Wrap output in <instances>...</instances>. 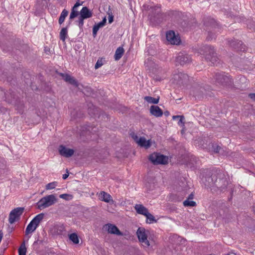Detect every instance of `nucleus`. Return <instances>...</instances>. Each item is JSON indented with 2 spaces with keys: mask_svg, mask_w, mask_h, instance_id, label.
<instances>
[{
  "mask_svg": "<svg viewBox=\"0 0 255 255\" xmlns=\"http://www.w3.org/2000/svg\"><path fill=\"white\" fill-rule=\"evenodd\" d=\"M240 79H242V80H245V78L244 77H243L241 78Z\"/></svg>",
  "mask_w": 255,
  "mask_h": 255,
  "instance_id": "nucleus-61",
  "label": "nucleus"
},
{
  "mask_svg": "<svg viewBox=\"0 0 255 255\" xmlns=\"http://www.w3.org/2000/svg\"><path fill=\"white\" fill-rule=\"evenodd\" d=\"M59 154L64 157L68 158L71 157L74 153L73 149L67 148L63 145H60L58 148Z\"/></svg>",
  "mask_w": 255,
  "mask_h": 255,
  "instance_id": "nucleus-16",
  "label": "nucleus"
},
{
  "mask_svg": "<svg viewBox=\"0 0 255 255\" xmlns=\"http://www.w3.org/2000/svg\"><path fill=\"white\" fill-rule=\"evenodd\" d=\"M166 39L172 44L178 45L180 42V39L175 35V32L172 30L167 31L166 33Z\"/></svg>",
  "mask_w": 255,
  "mask_h": 255,
  "instance_id": "nucleus-14",
  "label": "nucleus"
},
{
  "mask_svg": "<svg viewBox=\"0 0 255 255\" xmlns=\"http://www.w3.org/2000/svg\"><path fill=\"white\" fill-rule=\"evenodd\" d=\"M136 235L138 239L142 244V245L145 248H148L149 246H152L154 244L153 241H150V238L149 237L147 239V235L145 233V230L143 228H138L136 232Z\"/></svg>",
  "mask_w": 255,
  "mask_h": 255,
  "instance_id": "nucleus-7",
  "label": "nucleus"
},
{
  "mask_svg": "<svg viewBox=\"0 0 255 255\" xmlns=\"http://www.w3.org/2000/svg\"><path fill=\"white\" fill-rule=\"evenodd\" d=\"M26 248L25 247V242H23L18 249V255H26Z\"/></svg>",
  "mask_w": 255,
  "mask_h": 255,
  "instance_id": "nucleus-35",
  "label": "nucleus"
},
{
  "mask_svg": "<svg viewBox=\"0 0 255 255\" xmlns=\"http://www.w3.org/2000/svg\"><path fill=\"white\" fill-rule=\"evenodd\" d=\"M103 65V58L98 59L95 65V68L97 69L101 67Z\"/></svg>",
  "mask_w": 255,
  "mask_h": 255,
  "instance_id": "nucleus-41",
  "label": "nucleus"
},
{
  "mask_svg": "<svg viewBox=\"0 0 255 255\" xmlns=\"http://www.w3.org/2000/svg\"><path fill=\"white\" fill-rule=\"evenodd\" d=\"M188 80L189 77L186 74L179 72L175 73L172 79V83L179 86L186 84Z\"/></svg>",
  "mask_w": 255,
  "mask_h": 255,
  "instance_id": "nucleus-8",
  "label": "nucleus"
},
{
  "mask_svg": "<svg viewBox=\"0 0 255 255\" xmlns=\"http://www.w3.org/2000/svg\"><path fill=\"white\" fill-rule=\"evenodd\" d=\"M68 33L67 27H63L61 29L60 32L59 37L60 40L64 42L67 37Z\"/></svg>",
  "mask_w": 255,
  "mask_h": 255,
  "instance_id": "nucleus-28",
  "label": "nucleus"
},
{
  "mask_svg": "<svg viewBox=\"0 0 255 255\" xmlns=\"http://www.w3.org/2000/svg\"><path fill=\"white\" fill-rule=\"evenodd\" d=\"M146 218V223L148 224H151L153 223H156L157 220L155 219V217L149 212L145 216Z\"/></svg>",
  "mask_w": 255,
  "mask_h": 255,
  "instance_id": "nucleus-33",
  "label": "nucleus"
},
{
  "mask_svg": "<svg viewBox=\"0 0 255 255\" xmlns=\"http://www.w3.org/2000/svg\"><path fill=\"white\" fill-rule=\"evenodd\" d=\"M69 239L75 244H78L79 242V238L76 233H72L69 236Z\"/></svg>",
  "mask_w": 255,
  "mask_h": 255,
  "instance_id": "nucleus-34",
  "label": "nucleus"
},
{
  "mask_svg": "<svg viewBox=\"0 0 255 255\" xmlns=\"http://www.w3.org/2000/svg\"><path fill=\"white\" fill-rule=\"evenodd\" d=\"M4 111H5V108H3L0 104V112H4Z\"/></svg>",
  "mask_w": 255,
  "mask_h": 255,
  "instance_id": "nucleus-56",
  "label": "nucleus"
},
{
  "mask_svg": "<svg viewBox=\"0 0 255 255\" xmlns=\"http://www.w3.org/2000/svg\"><path fill=\"white\" fill-rule=\"evenodd\" d=\"M227 42L228 44L237 51H245L246 50V45L241 41L228 39Z\"/></svg>",
  "mask_w": 255,
  "mask_h": 255,
  "instance_id": "nucleus-11",
  "label": "nucleus"
},
{
  "mask_svg": "<svg viewBox=\"0 0 255 255\" xmlns=\"http://www.w3.org/2000/svg\"><path fill=\"white\" fill-rule=\"evenodd\" d=\"M144 100L148 103L157 104L159 102V97L155 98L150 96H145L144 97Z\"/></svg>",
  "mask_w": 255,
  "mask_h": 255,
  "instance_id": "nucleus-29",
  "label": "nucleus"
},
{
  "mask_svg": "<svg viewBox=\"0 0 255 255\" xmlns=\"http://www.w3.org/2000/svg\"><path fill=\"white\" fill-rule=\"evenodd\" d=\"M57 202L55 195L51 194L42 197L37 203L38 209L42 210L54 205Z\"/></svg>",
  "mask_w": 255,
  "mask_h": 255,
  "instance_id": "nucleus-5",
  "label": "nucleus"
},
{
  "mask_svg": "<svg viewBox=\"0 0 255 255\" xmlns=\"http://www.w3.org/2000/svg\"><path fill=\"white\" fill-rule=\"evenodd\" d=\"M36 229V228H35V226L30 222L26 227L25 231V235L27 236L30 233L33 232Z\"/></svg>",
  "mask_w": 255,
  "mask_h": 255,
  "instance_id": "nucleus-30",
  "label": "nucleus"
},
{
  "mask_svg": "<svg viewBox=\"0 0 255 255\" xmlns=\"http://www.w3.org/2000/svg\"><path fill=\"white\" fill-rule=\"evenodd\" d=\"M24 211V207H17L13 209L9 213L8 222L12 224L20 219Z\"/></svg>",
  "mask_w": 255,
  "mask_h": 255,
  "instance_id": "nucleus-9",
  "label": "nucleus"
},
{
  "mask_svg": "<svg viewBox=\"0 0 255 255\" xmlns=\"http://www.w3.org/2000/svg\"><path fill=\"white\" fill-rule=\"evenodd\" d=\"M59 1V2L61 4H62L63 2L65 1V0H58Z\"/></svg>",
  "mask_w": 255,
  "mask_h": 255,
  "instance_id": "nucleus-59",
  "label": "nucleus"
},
{
  "mask_svg": "<svg viewBox=\"0 0 255 255\" xmlns=\"http://www.w3.org/2000/svg\"><path fill=\"white\" fill-rule=\"evenodd\" d=\"M57 184L58 183L56 181L49 183L46 185L45 189L46 190L53 189L57 186Z\"/></svg>",
  "mask_w": 255,
  "mask_h": 255,
  "instance_id": "nucleus-38",
  "label": "nucleus"
},
{
  "mask_svg": "<svg viewBox=\"0 0 255 255\" xmlns=\"http://www.w3.org/2000/svg\"><path fill=\"white\" fill-rule=\"evenodd\" d=\"M191 61V57L187 54L180 53L176 58V62L181 65H184Z\"/></svg>",
  "mask_w": 255,
  "mask_h": 255,
  "instance_id": "nucleus-13",
  "label": "nucleus"
},
{
  "mask_svg": "<svg viewBox=\"0 0 255 255\" xmlns=\"http://www.w3.org/2000/svg\"><path fill=\"white\" fill-rule=\"evenodd\" d=\"M164 114L165 116H168L169 115V112L168 111H165L164 113Z\"/></svg>",
  "mask_w": 255,
  "mask_h": 255,
  "instance_id": "nucleus-57",
  "label": "nucleus"
},
{
  "mask_svg": "<svg viewBox=\"0 0 255 255\" xmlns=\"http://www.w3.org/2000/svg\"><path fill=\"white\" fill-rule=\"evenodd\" d=\"M253 211L255 213V203L254 204V205L253 206Z\"/></svg>",
  "mask_w": 255,
  "mask_h": 255,
  "instance_id": "nucleus-60",
  "label": "nucleus"
},
{
  "mask_svg": "<svg viewBox=\"0 0 255 255\" xmlns=\"http://www.w3.org/2000/svg\"><path fill=\"white\" fill-rule=\"evenodd\" d=\"M183 205L185 207H194L196 205V203L195 201L186 199L183 202Z\"/></svg>",
  "mask_w": 255,
  "mask_h": 255,
  "instance_id": "nucleus-36",
  "label": "nucleus"
},
{
  "mask_svg": "<svg viewBox=\"0 0 255 255\" xmlns=\"http://www.w3.org/2000/svg\"><path fill=\"white\" fill-rule=\"evenodd\" d=\"M68 11L65 9L62 11L58 19L59 24L61 25L64 22L65 18L68 16Z\"/></svg>",
  "mask_w": 255,
  "mask_h": 255,
  "instance_id": "nucleus-27",
  "label": "nucleus"
},
{
  "mask_svg": "<svg viewBox=\"0 0 255 255\" xmlns=\"http://www.w3.org/2000/svg\"><path fill=\"white\" fill-rule=\"evenodd\" d=\"M212 148L214 152L216 153H218L221 148V147L219 145L216 144H212Z\"/></svg>",
  "mask_w": 255,
  "mask_h": 255,
  "instance_id": "nucleus-42",
  "label": "nucleus"
},
{
  "mask_svg": "<svg viewBox=\"0 0 255 255\" xmlns=\"http://www.w3.org/2000/svg\"><path fill=\"white\" fill-rule=\"evenodd\" d=\"M202 183L206 188H210L212 192H223L229 182L225 174L221 170L207 171L202 175Z\"/></svg>",
  "mask_w": 255,
  "mask_h": 255,
  "instance_id": "nucleus-1",
  "label": "nucleus"
},
{
  "mask_svg": "<svg viewBox=\"0 0 255 255\" xmlns=\"http://www.w3.org/2000/svg\"><path fill=\"white\" fill-rule=\"evenodd\" d=\"M150 12L149 13V16L151 19L159 20L161 17V9L160 7L156 5L153 7H150L149 9Z\"/></svg>",
  "mask_w": 255,
  "mask_h": 255,
  "instance_id": "nucleus-12",
  "label": "nucleus"
},
{
  "mask_svg": "<svg viewBox=\"0 0 255 255\" xmlns=\"http://www.w3.org/2000/svg\"><path fill=\"white\" fill-rule=\"evenodd\" d=\"M106 21H107V19H106V17H105L103 19V20L101 21H100V22L101 24H102L103 26H104L106 23Z\"/></svg>",
  "mask_w": 255,
  "mask_h": 255,
  "instance_id": "nucleus-50",
  "label": "nucleus"
},
{
  "mask_svg": "<svg viewBox=\"0 0 255 255\" xmlns=\"http://www.w3.org/2000/svg\"><path fill=\"white\" fill-rule=\"evenodd\" d=\"M134 209L138 214L145 216L149 213L148 210L141 204H136Z\"/></svg>",
  "mask_w": 255,
  "mask_h": 255,
  "instance_id": "nucleus-20",
  "label": "nucleus"
},
{
  "mask_svg": "<svg viewBox=\"0 0 255 255\" xmlns=\"http://www.w3.org/2000/svg\"><path fill=\"white\" fill-rule=\"evenodd\" d=\"M71 10H77V7H75V6H73L71 9Z\"/></svg>",
  "mask_w": 255,
  "mask_h": 255,
  "instance_id": "nucleus-58",
  "label": "nucleus"
},
{
  "mask_svg": "<svg viewBox=\"0 0 255 255\" xmlns=\"http://www.w3.org/2000/svg\"><path fill=\"white\" fill-rule=\"evenodd\" d=\"M54 233L56 235H62L65 231V227L63 225L58 224L54 226Z\"/></svg>",
  "mask_w": 255,
  "mask_h": 255,
  "instance_id": "nucleus-25",
  "label": "nucleus"
},
{
  "mask_svg": "<svg viewBox=\"0 0 255 255\" xmlns=\"http://www.w3.org/2000/svg\"><path fill=\"white\" fill-rule=\"evenodd\" d=\"M5 100H6L8 102H12L13 100L15 99L14 95L11 91L9 90V92H7L6 93H4Z\"/></svg>",
  "mask_w": 255,
  "mask_h": 255,
  "instance_id": "nucleus-31",
  "label": "nucleus"
},
{
  "mask_svg": "<svg viewBox=\"0 0 255 255\" xmlns=\"http://www.w3.org/2000/svg\"><path fill=\"white\" fill-rule=\"evenodd\" d=\"M137 143L141 147H145L146 149L148 148L151 146L150 140H147L144 137H140L137 141Z\"/></svg>",
  "mask_w": 255,
  "mask_h": 255,
  "instance_id": "nucleus-22",
  "label": "nucleus"
},
{
  "mask_svg": "<svg viewBox=\"0 0 255 255\" xmlns=\"http://www.w3.org/2000/svg\"><path fill=\"white\" fill-rule=\"evenodd\" d=\"M185 240L176 234L171 235L169 237L170 244L166 249V254L179 255L181 250V244H183Z\"/></svg>",
  "mask_w": 255,
  "mask_h": 255,
  "instance_id": "nucleus-3",
  "label": "nucleus"
},
{
  "mask_svg": "<svg viewBox=\"0 0 255 255\" xmlns=\"http://www.w3.org/2000/svg\"><path fill=\"white\" fill-rule=\"evenodd\" d=\"M84 17L80 15L78 19L76 21L80 29H82L84 25V20L85 19Z\"/></svg>",
  "mask_w": 255,
  "mask_h": 255,
  "instance_id": "nucleus-37",
  "label": "nucleus"
},
{
  "mask_svg": "<svg viewBox=\"0 0 255 255\" xmlns=\"http://www.w3.org/2000/svg\"><path fill=\"white\" fill-rule=\"evenodd\" d=\"M185 118L183 116H180V117L179 119V121L178 122V124L179 126H183L184 124V121Z\"/></svg>",
  "mask_w": 255,
  "mask_h": 255,
  "instance_id": "nucleus-44",
  "label": "nucleus"
},
{
  "mask_svg": "<svg viewBox=\"0 0 255 255\" xmlns=\"http://www.w3.org/2000/svg\"><path fill=\"white\" fill-rule=\"evenodd\" d=\"M58 74L60 76H61L65 81L68 82L69 84L72 85H77V81L73 77H71L69 74L63 73H58Z\"/></svg>",
  "mask_w": 255,
  "mask_h": 255,
  "instance_id": "nucleus-18",
  "label": "nucleus"
},
{
  "mask_svg": "<svg viewBox=\"0 0 255 255\" xmlns=\"http://www.w3.org/2000/svg\"><path fill=\"white\" fill-rule=\"evenodd\" d=\"M249 97L252 100L255 101V93H252L249 95Z\"/></svg>",
  "mask_w": 255,
  "mask_h": 255,
  "instance_id": "nucleus-51",
  "label": "nucleus"
},
{
  "mask_svg": "<svg viewBox=\"0 0 255 255\" xmlns=\"http://www.w3.org/2000/svg\"><path fill=\"white\" fill-rule=\"evenodd\" d=\"M148 160L153 165H165L168 162V157L167 156L158 152H153L150 154Z\"/></svg>",
  "mask_w": 255,
  "mask_h": 255,
  "instance_id": "nucleus-6",
  "label": "nucleus"
},
{
  "mask_svg": "<svg viewBox=\"0 0 255 255\" xmlns=\"http://www.w3.org/2000/svg\"><path fill=\"white\" fill-rule=\"evenodd\" d=\"M132 138L134 139V140L137 143V141L138 140L139 138L138 136L134 133H133L132 135Z\"/></svg>",
  "mask_w": 255,
  "mask_h": 255,
  "instance_id": "nucleus-49",
  "label": "nucleus"
},
{
  "mask_svg": "<svg viewBox=\"0 0 255 255\" xmlns=\"http://www.w3.org/2000/svg\"><path fill=\"white\" fill-rule=\"evenodd\" d=\"M193 197H194V194L192 193H191L189 196H188V197L187 199H188V200H192L193 199Z\"/></svg>",
  "mask_w": 255,
  "mask_h": 255,
  "instance_id": "nucleus-53",
  "label": "nucleus"
},
{
  "mask_svg": "<svg viewBox=\"0 0 255 255\" xmlns=\"http://www.w3.org/2000/svg\"><path fill=\"white\" fill-rule=\"evenodd\" d=\"M234 254L235 255H236V253H235L234 251H231V252H229L227 254H225L224 255H230V254Z\"/></svg>",
  "mask_w": 255,
  "mask_h": 255,
  "instance_id": "nucleus-54",
  "label": "nucleus"
},
{
  "mask_svg": "<svg viewBox=\"0 0 255 255\" xmlns=\"http://www.w3.org/2000/svg\"><path fill=\"white\" fill-rule=\"evenodd\" d=\"M150 113L155 117H160L163 115L162 110L158 106H151L150 108Z\"/></svg>",
  "mask_w": 255,
  "mask_h": 255,
  "instance_id": "nucleus-19",
  "label": "nucleus"
},
{
  "mask_svg": "<svg viewBox=\"0 0 255 255\" xmlns=\"http://www.w3.org/2000/svg\"><path fill=\"white\" fill-rule=\"evenodd\" d=\"M210 88L209 86H201L199 89H196L194 92L195 97L201 98L209 95L207 92H209Z\"/></svg>",
  "mask_w": 255,
  "mask_h": 255,
  "instance_id": "nucleus-15",
  "label": "nucleus"
},
{
  "mask_svg": "<svg viewBox=\"0 0 255 255\" xmlns=\"http://www.w3.org/2000/svg\"><path fill=\"white\" fill-rule=\"evenodd\" d=\"M83 3V1H80L79 0H78L76 3H75L74 5L75 6V7H79V6L80 5H82Z\"/></svg>",
  "mask_w": 255,
  "mask_h": 255,
  "instance_id": "nucleus-47",
  "label": "nucleus"
},
{
  "mask_svg": "<svg viewBox=\"0 0 255 255\" xmlns=\"http://www.w3.org/2000/svg\"><path fill=\"white\" fill-rule=\"evenodd\" d=\"M80 15L85 18L87 19L92 16L93 12L87 6H84L81 10Z\"/></svg>",
  "mask_w": 255,
  "mask_h": 255,
  "instance_id": "nucleus-21",
  "label": "nucleus"
},
{
  "mask_svg": "<svg viewBox=\"0 0 255 255\" xmlns=\"http://www.w3.org/2000/svg\"><path fill=\"white\" fill-rule=\"evenodd\" d=\"M200 53L203 54L206 60L210 62L214 66H219L221 61L216 53L214 47L211 45H204L200 48Z\"/></svg>",
  "mask_w": 255,
  "mask_h": 255,
  "instance_id": "nucleus-2",
  "label": "nucleus"
},
{
  "mask_svg": "<svg viewBox=\"0 0 255 255\" xmlns=\"http://www.w3.org/2000/svg\"><path fill=\"white\" fill-rule=\"evenodd\" d=\"M12 228H11V229H10V230H9V232H12Z\"/></svg>",
  "mask_w": 255,
  "mask_h": 255,
  "instance_id": "nucleus-62",
  "label": "nucleus"
},
{
  "mask_svg": "<svg viewBox=\"0 0 255 255\" xmlns=\"http://www.w3.org/2000/svg\"><path fill=\"white\" fill-rule=\"evenodd\" d=\"M43 242V241L42 240H37L34 242L32 245L33 249H37V246L42 244Z\"/></svg>",
  "mask_w": 255,
  "mask_h": 255,
  "instance_id": "nucleus-43",
  "label": "nucleus"
},
{
  "mask_svg": "<svg viewBox=\"0 0 255 255\" xmlns=\"http://www.w3.org/2000/svg\"><path fill=\"white\" fill-rule=\"evenodd\" d=\"M215 82L220 85L230 86L233 83V79L225 72H217L214 75Z\"/></svg>",
  "mask_w": 255,
  "mask_h": 255,
  "instance_id": "nucleus-4",
  "label": "nucleus"
},
{
  "mask_svg": "<svg viewBox=\"0 0 255 255\" xmlns=\"http://www.w3.org/2000/svg\"><path fill=\"white\" fill-rule=\"evenodd\" d=\"M108 14H109L108 20L109 23H112L114 21V15L111 13L108 12Z\"/></svg>",
  "mask_w": 255,
  "mask_h": 255,
  "instance_id": "nucleus-46",
  "label": "nucleus"
},
{
  "mask_svg": "<svg viewBox=\"0 0 255 255\" xmlns=\"http://www.w3.org/2000/svg\"><path fill=\"white\" fill-rule=\"evenodd\" d=\"M124 53V49L122 47H118L116 50L114 58L115 60H120Z\"/></svg>",
  "mask_w": 255,
  "mask_h": 255,
  "instance_id": "nucleus-26",
  "label": "nucleus"
},
{
  "mask_svg": "<svg viewBox=\"0 0 255 255\" xmlns=\"http://www.w3.org/2000/svg\"><path fill=\"white\" fill-rule=\"evenodd\" d=\"M209 26L212 28V30L208 28V35L207 36V39L208 40H211L213 39H215L216 37L215 32L219 31L221 29L219 27L218 23L214 19H211L210 21Z\"/></svg>",
  "mask_w": 255,
  "mask_h": 255,
  "instance_id": "nucleus-10",
  "label": "nucleus"
},
{
  "mask_svg": "<svg viewBox=\"0 0 255 255\" xmlns=\"http://www.w3.org/2000/svg\"><path fill=\"white\" fill-rule=\"evenodd\" d=\"M180 117V116H173L172 117L173 120H175L176 119H179Z\"/></svg>",
  "mask_w": 255,
  "mask_h": 255,
  "instance_id": "nucleus-55",
  "label": "nucleus"
},
{
  "mask_svg": "<svg viewBox=\"0 0 255 255\" xmlns=\"http://www.w3.org/2000/svg\"><path fill=\"white\" fill-rule=\"evenodd\" d=\"M103 26H104L101 24L100 22L96 23L94 25L92 30L93 36L94 37H95L97 36L99 29Z\"/></svg>",
  "mask_w": 255,
  "mask_h": 255,
  "instance_id": "nucleus-32",
  "label": "nucleus"
},
{
  "mask_svg": "<svg viewBox=\"0 0 255 255\" xmlns=\"http://www.w3.org/2000/svg\"><path fill=\"white\" fill-rule=\"evenodd\" d=\"M87 131H89V132H91V128L93 129V128L89 126H87V127L85 128Z\"/></svg>",
  "mask_w": 255,
  "mask_h": 255,
  "instance_id": "nucleus-52",
  "label": "nucleus"
},
{
  "mask_svg": "<svg viewBox=\"0 0 255 255\" xmlns=\"http://www.w3.org/2000/svg\"><path fill=\"white\" fill-rule=\"evenodd\" d=\"M23 105H21L20 110H22Z\"/></svg>",
  "mask_w": 255,
  "mask_h": 255,
  "instance_id": "nucleus-63",
  "label": "nucleus"
},
{
  "mask_svg": "<svg viewBox=\"0 0 255 255\" xmlns=\"http://www.w3.org/2000/svg\"><path fill=\"white\" fill-rule=\"evenodd\" d=\"M106 231H107L109 233L112 234H115L117 235L121 236L123 235V233L120 231V230L118 228V227L112 224H106L104 227Z\"/></svg>",
  "mask_w": 255,
  "mask_h": 255,
  "instance_id": "nucleus-17",
  "label": "nucleus"
},
{
  "mask_svg": "<svg viewBox=\"0 0 255 255\" xmlns=\"http://www.w3.org/2000/svg\"><path fill=\"white\" fill-rule=\"evenodd\" d=\"M99 198L101 200L107 203H110L111 201L113 202L112 196L105 191H102L99 195Z\"/></svg>",
  "mask_w": 255,
  "mask_h": 255,
  "instance_id": "nucleus-23",
  "label": "nucleus"
},
{
  "mask_svg": "<svg viewBox=\"0 0 255 255\" xmlns=\"http://www.w3.org/2000/svg\"><path fill=\"white\" fill-rule=\"evenodd\" d=\"M59 197L61 199H64L65 200H70L72 199L73 196L72 195L68 194H62L59 195Z\"/></svg>",
  "mask_w": 255,
  "mask_h": 255,
  "instance_id": "nucleus-39",
  "label": "nucleus"
},
{
  "mask_svg": "<svg viewBox=\"0 0 255 255\" xmlns=\"http://www.w3.org/2000/svg\"><path fill=\"white\" fill-rule=\"evenodd\" d=\"M5 166V161L4 159L0 157V169L3 168Z\"/></svg>",
  "mask_w": 255,
  "mask_h": 255,
  "instance_id": "nucleus-45",
  "label": "nucleus"
},
{
  "mask_svg": "<svg viewBox=\"0 0 255 255\" xmlns=\"http://www.w3.org/2000/svg\"><path fill=\"white\" fill-rule=\"evenodd\" d=\"M79 14L80 13L78 10H71L69 16V20H72L73 19L77 17Z\"/></svg>",
  "mask_w": 255,
  "mask_h": 255,
  "instance_id": "nucleus-40",
  "label": "nucleus"
},
{
  "mask_svg": "<svg viewBox=\"0 0 255 255\" xmlns=\"http://www.w3.org/2000/svg\"><path fill=\"white\" fill-rule=\"evenodd\" d=\"M44 216V214L43 213L39 214L30 221L35 226V228L38 227L40 222L43 220Z\"/></svg>",
  "mask_w": 255,
  "mask_h": 255,
  "instance_id": "nucleus-24",
  "label": "nucleus"
},
{
  "mask_svg": "<svg viewBox=\"0 0 255 255\" xmlns=\"http://www.w3.org/2000/svg\"><path fill=\"white\" fill-rule=\"evenodd\" d=\"M69 172H68V169H66V173L64 174L63 175V176H62V178H63L64 180L68 178V177L69 176Z\"/></svg>",
  "mask_w": 255,
  "mask_h": 255,
  "instance_id": "nucleus-48",
  "label": "nucleus"
}]
</instances>
